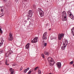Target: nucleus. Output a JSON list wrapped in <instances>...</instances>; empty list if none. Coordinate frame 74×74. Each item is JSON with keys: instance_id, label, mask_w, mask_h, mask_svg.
Returning a JSON list of instances; mask_svg holds the SVG:
<instances>
[{"instance_id": "nucleus-37", "label": "nucleus", "mask_w": 74, "mask_h": 74, "mask_svg": "<svg viewBox=\"0 0 74 74\" xmlns=\"http://www.w3.org/2000/svg\"><path fill=\"white\" fill-rule=\"evenodd\" d=\"M3 10L2 9H1V12H2L3 11Z\"/></svg>"}, {"instance_id": "nucleus-27", "label": "nucleus", "mask_w": 74, "mask_h": 74, "mask_svg": "<svg viewBox=\"0 0 74 74\" xmlns=\"http://www.w3.org/2000/svg\"><path fill=\"white\" fill-rule=\"evenodd\" d=\"M31 72L32 71L31 70H29V72H28V74H30L31 73Z\"/></svg>"}, {"instance_id": "nucleus-5", "label": "nucleus", "mask_w": 74, "mask_h": 74, "mask_svg": "<svg viewBox=\"0 0 74 74\" xmlns=\"http://www.w3.org/2000/svg\"><path fill=\"white\" fill-rule=\"evenodd\" d=\"M13 39V38L12 37V33H10L8 36V40L9 41H12Z\"/></svg>"}, {"instance_id": "nucleus-33", "label": "nucleus", "mask_w": 74, "mask_h": 74, "mask_svg": "<svg viewBox=\"0 0 74 74\" xmlns=\"http://www.w3.org/2000/svg\"><path fill=\"white\" fill-rule=\"evenodd\" d=\"M3 43H0V47H1Z\"/></svg>"}, {"instance_id": "nucleus-21", "label": "nucleus", "mask_w": 74, "mask_h": 74, "mask_svg": "<svg viewBox=\"0 0 74 74\" xmlns=\"http://www.w3.org/2000/svg\"><path fill=\"white\" fill-rule=\"evenodd\" d=\"M38 74H40V73H41V71H40V70H38Z\"/></svg>"}, {"instance_id": "nucleus-9", "label": "nucleus", "mask_w": 74, "mask_h": 74, "mask_svg": "<svg viewBox=\"0 0 74 74\" xmlns=\"http://www.w3.org/2000/svg\"><path fill=\"white\" fill-rule=\"evenodd\" d=\"M67 44H68V42L67 40H66L63 41V45L65 46H66V45H67Z\"/></svg>"}, {"instance_id": "nucleus-2", "label": "nucleus", "mask_w": 74, "mask_h": 74, "mask_svg": "<svg viewBox=\"0 0 74 74\" xmlns=\"http://www.w3.org/2000/svg\"><path fill=\"white\" fill-rule=\"evenodd\" d=\"M38 12H39L40 15V16L43 17L44 16V12L41 10V8H38Z\"/></svg>"}, {"instance_id": "nucleus-23", "label": "nucleus", "mask_w": 74, "mask_h": 74, "mask_svg": "<svg viewBox=\"0 0 74 74\" xmlns=\"http://www.w3.org/2000/svg\"><path fill=\"white\" fill-rule=\"evenodd\" d=\"M27 17H28L27 18L28 20H29V19H30V18L32 17V16H31V17H29V15H28Z\"/></svg>"}, {"instance_id": "nucleus-19", "label": "nucleus", "mask_w": 74, "mask_h": 74, "mask_svg": "<svg viewBox=\"0 0 74 74\" xmlns=\"http://www.w3.org/2000/svg\"><path fill=\"white\" fill-rule=\"evenodd\" d=\"M7 60H6V61H5V64H6V65H9V64H7Z\"/></svg>"}, {"instance_id": "nucleus-28", "label": "nucleus", "mask_w": 74, "mask_h": 74, "mask_svg": "<svg viewBox=\"0 0 74 74\" xmlns=\"http://www.w3.org/2000/svg\"><path fill=\"white\" fill-rule=\"evenodd\" d=\"M4 2H6L7 1V0H3Z\"/></svg>"}, {"instance_id": "nucleus-18", "label": "nucleus", "mask_w": 74, "mask_h": 74, "mask_svg": "<svg viewBox=\"0 0 74 74\" xmlns=\"http://www.w3.org/2000/svg\"><path fill=\"white\" fill-rule=\"evenodd\" d=\"M69 17H70V18H71V19H73V20H74V17L73 16H69Z\"/></svg>"}, {"instance_id": "nucleus-35", "label": "nucleus", "mask_w": 74, "mask_h": 74, "mask_svg": "<svg viewBox=\"0 0 74 74\" xmlns=\"http://www.w3.org/2000/svg\"><path fill=\"white\" fill-rule=\"evenodd\" d=\"M15 1L16 2H18V0H15Z\"/></svg>"}, {"instance_id": "nucleus-10", "label": "nucleus", "mask_w": 74, "mask_h": 74, "mask_svg": "<svg viewBox=\"0 0 74 74\" xmlns=\"http://www.w3.org/2000/svg\"><path fill=\"white\" fill-rule=\"evenodd\" d=\"M62 17H65V16L66 17V14L65 12L63 11V12H62Z\"/></svg>"}, {"instance_id": "nucleus-40", "label": "nucleus", "mask_w": 74, "mask_h": 74, "mask_svg": "<svg viewBox=\"0 0 74 74\" xmlns=\"http://www.w3.org/2000/svg\"><path fill=\"white\" fill-rule=\"evenodd\" d=\"M25 1H27V0H25Z\"/></svg>"}, {"instance_id": "nucleus-43", "label": "nucleus", "mask_w": 74, "mask_h": 74, "mask_svg": "<svg viewBox=\"0 0 74 74\" xmlns=\"http://www.w3.org/2000/svg\"><path fill=\"white\" fill-rule=\"evenodd\" d=\"M73 66L74 67V64H73Z\"/></svg>"}, {"instance_id": "nucleus-42", "label": "nucleus", "mask_w": 74, "mask_h": 74, "mask_svg": "<svg viewBox=\"0 0 74 74\" xmlns=\"http://www.w3.org/2000/svg\"><path fill=\"white\" fill-rule=\"evenodd\" d=\"M24 22H26V21H24Z\"/></svg>"}, {"instance_id": "nucleus-44", "label": "nucleus", "mask_w": 74, "mask_h": 74, "mask_svg": "<svg viewBox=\"0 0 74 74\" xmlns=\"http://www.w3.org/2000/svg\"><path fill=\"white\" fill-rule=\"evenodd\" d=\"M49 74H51V73H49Z\"/></svg>"}, {"instance_id": "nucleus-1", "label": "nucleus", "mask_w": 74, "mask_h": 74, "mask_svg": "<svg viewBox=\"0 0 74 74\" xmlns=\"http://www.w3.org/2000/svg\"><path fill=\"white\" fill-rule=\"evenodd\" d=\"M47 60L49 63V64L50 66H53L54 64L55 63V62L54 61L53 59L52 58H47Z\"/></svg>"}, {"instance_id": "nucleus-38", "label": "nucleus", "mask_w": 74, "mask_h": 74, "mask_svg": "<svg viewBox=\"0 0 74 74\" xmlns=\"http://www.w3.org/2000/svg\"><path fill=\"white\" fill-rule=\"evenodd\" d=\"M22 70V68L20 69V71H21V70Z\"/></svg>"}, {"instance_id": "nucleus-7", "label": "nucleus", "mask_w": 74, "mask_h": 74, "mask_svg": "<svg viewBox=\"0 0 74 74\" xmlns=\"http://www.w3.org/2000/svg\"><path fill=\"white\" fill-rule=\"evenodd\" d=\"M33 11H32L31 10H30L28 12L29 14H28L29 16L31 17L32 16V14H33Z\"/></svg>"}, {"instance_id": "nucleus-22", "label": "nucleus", "mask_w": 74, "mask_h": 74, "mask_svg": "<svg viewBox=\"0 0 74 74\" xmlns=\"http://www.w3.org/2000/svg\"><path fill=\"white\" fill-rule=\"evenodd\" d=\"M4 16V14H0V17Z\"/></svg>"}, {"instance_id": "nucleus-13", "label": "nucleus", "mask_w": 74, "mask_h": 74, "mask_svg": "<svg viewBox=\"0 0 74 74\" xmlns=\"http://www.w3.org/2000/svg\"><path fill=\"white\" fill-rule=\"evenodd\" d=\"M10 72H11V74H13L14 70L12 68H10Z\"/></svg>"}, {"instance_id": "nucleus-12", "label": "nucleus", "mask_w": 74, "mask_h": 74, "mask_svg": "<svg viewBox=\"0 0 74 74\" xmlns=\"http://www.w3.org/2000/svg\"><path fill=\"white\" fill-rule=\"evenodd\" d=\"M30 45V44L29 43H27V44H26V45H25V48L28 49L29 48V46Z\"/></svg>"}, {"instance_id": "nucleus-25", "label": "nucleus", "mask_w": 74, "mask_h": 74, "mask_svg": "<svg viewBox=\"0 0 74 74\" xmlns=\"http://www.w3.org/2000/svg\"><path fill=\"white\" fill-rule=\"evenodd\" d=\"M44 46L46 47V46L47 45V43H44Z\"/></svg>"}, {"instance_id": "nucleus-14", "label": "nucleus", "mask_w": 74, "mask_h": 74, "mask_svg": "<svg viewBox=\"0 0 74 74\" xmlns=\"http://www.w3.org/2000/svg\"><path fill=\"white\" fill-rule=\"evenodd\" d=\"M45 55L46 56H49V52H47V51H45L44 52Z\"/></svg>"}, {"instance_id": "nucleus-29", "label": "nucleus", "mask_w": 74, "mask_h": 74, "mask_svg": "<svg viewBox=\"0 0 74 74\" xmlns=\"http://www.w3.org/2000/svg\"><path fill=\"white\" fill-rule=\"evenodd\" d=\"M69 16H72L73 15H72V14L71 13H70V14L69 15Z\"/></svg>"}, {"instance_id": "nucleus-26", "label": "nucleus", "mask_w": 74, "mask_h": 74, "mask_svg": "<svg viewBox=\"0 0 74 74\" xmlns=\"http://www.w3.org/2000/svg\"><path fill=\"white\" fill-rule=\"evenodd\" d=\"M38 68V67L37 66L36 67L35 69H34V70L35 71H36V70H37V69Z\"/></svg>"}, {"instance_id": "nucleus-24", "label": "nucleus", "mask_w": 74, "mask_h": 74, "mask_svg": "<svg viewBox=\"0 0 74 74\" xmlns=\"http://www.w3.org/2000/svg\"><path fill=\"white\" fill-rule=\"evenodd\" d=\"M73 63V61H72L71 62H70L69 64H72Z\"/></svg>"}, {"instance_id": "nucleus-11", "label": "nucleus", "mask_w": 74, "mask_h": 74, "mask_svg": "<svg viewBox=\"0 0 74 74\" xmlns=\"http://www.w3.org/2000/svg\"><path fill=\"white\" fill-rule=\"evenodd\" d=\"M62 21H66V16H63L62 17Z\"/></svg>"}, {"instance_id": "nucleus-4", "label": "nucleus", "mask_w": 74, "mask_h": 74, "mask_svg": "<svg viewBox=\"0 0 74 74\" xmlns=\"http://www.w3.org/2000/svg\"><path fill=\"white\" fill-rule=\"evenodd\" d=\"M38 42V37H34L33 40H31V42L33 43H35Z\"/></svg>"}, {"instance_id": "nucleus-30", "label": "nucleus", "mask_w": 74, "mask_h": 74, "mask_svg": "<svg viewBox=\"0 0 74 74\" xmlns=\"http://www.w3.org/2000/svg\"><path fill=\"white\" fill-rule=\"evenodd\" d=\"M16 65V64H12V66H15Z\"/></svg>"}, {"instance_id": "nucleus-31", "label": "nucleus", "mask_w": 74, "mask_h": 74, "mask_svg": "<svg viewBox=\"0 0 74 74\" xmlns=\"http://www.w3.org/2000/svg\"><path fill=\"white\" fill-rule=\"evenodd\" d=\"M67 13H68V14H69V13H70V14L71 13V12H70V11H68V12H67Z\"/></svg>"}, {"instance_id": "nucleus-6", "label": "nucleus", "mask_w": 74, "mask_h": 74, "mask_svg": "<svg viewBox=\"0 0 74 74\" xmlns=\"http://www.w3.org/2000/svg\"><path fill=\"white\" fill-rule=\"evenodd\" d=\"M46 34H47V32H45L43 34L42 37V39H43V40H45L47 39V38L46 37Z\"/></svg>"}, {"instance_id": "nucleus-39", "label": "nucleus", "mask_w": 74, "mask_h": 74, "mask_svg": "<svg viewBox=\"0 0 74 74\" xmlns=\"http://www.w3.org/2000/svg\"><path fill=\"white\" fill-rule=\"evenodd\" d=\"M1 51V52H3V51L2 50H1V51Z\"/></svg>"}, {"instance_id": "nucleus-3", "label": "nucleus", "mask_w": 74, "mask_h": 74, "mask_svg": "<svg viewBox=\"0 0 74 74\" xmlns=\"http://www.w3.org/2000/svg\"><path fill=\"white\" fill-rule=\"evenodd\" d=\"M64 34L63 33L59 34L58 35V39L59 40H61L63 37L64 36Z\"/></svg>"}, {"instance_id": "nucleus-8", "label": "nucleus", "mask_w": 74, "mask_h": 74, "mask_svg": "<svg viewBox=\"0 0 74 74\" xmlns=\"http://www.w3.org/2000/svg\"><path fill=\"white\" fill-rule=\"evenodd\" d=\"M56 65H57V66L58 68H60L61 64V62H57L56 64Z\"/></svg>"}, {"instance_id": "nucleus-16", "label": "nucleus", "mask_w": 74, "mask_h": 74, "mask_svg": "<svg viewBox=\"0 0 74 74\" xmlns=\"http://www.w3.org/2000/svg\"><path fill=\"white\" fill-rule=\"evenodd\" d=\"M66 46H62L61 47V49L62 50H64L65 48L66 47Z\"/></svg>"}, {"instance_id": "nucleus-17", "label": "nucleus", "mask_w": 74, "mask_h": 74, "mask_svg": "<svg viewBox=\"0 0 74 74\" xmlns=\"http://www.w3.org/2000/svg\"><path fill=\"white\" fill-rule=\"evenodd\" d=\"M72 33L73 34V36H74V27L73 28L72 30Z\"/></svg>"}, {"instance_id": "nucleus-34", "label": "nucleus", "mask_w": 74, "mask_h": 74, "mask_svg": "<svg viewBox=\"0 0 74 74\" xmlns=\"http://www.w3.org/2000/svg\"><path fill=\"white\" fill-rule=\"evenodd\" d=\"M30 71H31L32 72H33V71H34V70L33 69H30Z\"/></svg>"}, {"instance_id": "nucleus-36", "label": "nucleus", "mask_w": 74, "mask_h": 74, "mask_svg": "<svg viewBox=\"0 0 74 74\" xmlns=\"http://www.w3.org/2000/svg\"><path fill=\"white\" fill-rule=\"evenodd\" d=\"M2 53H3L2 51H0V53L1 54Z\"/></svg>"}, {"instance_id": "nucleus-15", "label": "nucleus", "mask_w": 74, "mask_h": 74, "mask_svg": "<svg viewBox=\"0 0 74 74\" xmlns=\"http://www.w3.org/2000/svg\"><path fill=\"white\" fill-rule=\"evenodd\" d=\"M29 67H28L27 68V69H25V70H24V72L25 73H26L27 72V71L29 70Z\"/></svg>"}, {"instance_id": "nucleus-20", "label": "nucleus", "mask_w": 74, "mask_h": 74, "mask_svg": "<svg viewBox=\"0 0 74 74\" xmlns=\"http://www.w3.org/2000/svg\"><path fill=\"white\" fill-rule=\"evenodd\" d=\"M41 56H42V57L44 58H45V56H44V54L43 53H42V54H41Z\"/></svg>"}, {"instance_id": "nucleus-41", "label": "nucleus", "mask_w": 74, "mask_h": 74, "mask_svg": "<svg viewBox=\"0 0 74 74\" xmlns=\"http://www.w3.org/2000/svg\"><path fill=\"white\" fill-rule=\"evenodd\" d=\"M51 30V29H49V30L50 31Z\"/></svg>"}, {"instance_id": "nucleus-32", "label": "nucleus", "mask_w": 74, "mask_h": 74, "mask_svg": "<svg viewBox=\"0 0 74 74\" xmlns=\"http://www.w3.org/2000/svg\"><path fill=\"white\" fill-rule=\"evenodd\" d=\"M42 43L43 44V45H44V43H45V41L44 40L43 41V42H42Z\"/></svg>"}]
</instances>
